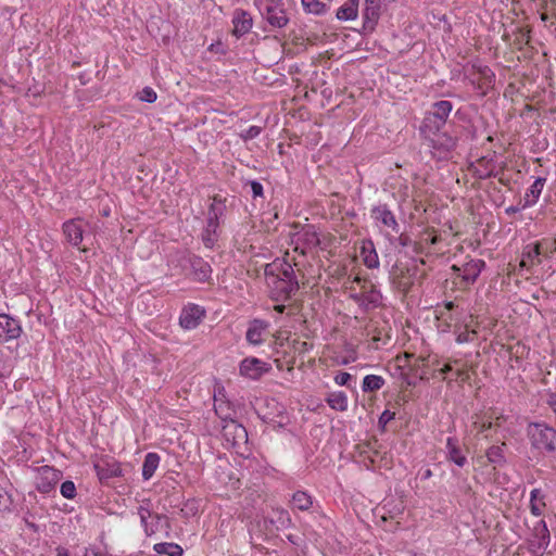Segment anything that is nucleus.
<instances>
[{
	"instance_id": "a878e982",
	"label": "nucleus",
	"mask_w": 556,
	"mask_h": 556,
	"mask_svg": "<svg viewBox=\"0 0 556 556\" xmlns=\"http://www.w3.org/2000/svg\"><path fill=\"white\" fill-rule=\"evenodd\" d=\"M267 333V324L262 320L254 319L248 328L247 341L250 344L260 345L265 341Z\"/></svg>"
},
{
	"instance_id": "338daca9",
	"label": "nucleus",
	"mask_w": 556,
	"mask_h": 556,
	"mask_svg": "<svg viewBox=\"0 0 556 556\" xmlns=\"http://www.w3.org/2000/svg\"><path fill=\"white\" fill-rule=\"evenodd\" d=\"M3 500H4V490L2 488H0V509L5 507L4 505H2Z\"/></svg>"
},
{
	"instance_id": "6e6552de",
	"label": "nucleus",
	"mask_w": 556,
	"mask_h": 556,
	"mask_svg": "<svg viewBox=\"0 0 556 556\" xmlns=\"http://www.w3.org/2000/svg\"><path fill=\"white\" fill-rule=\"evenodd\" d=\"M138 514L147 535H153L162 532L167 533L169 526L166 516L152 513L143 506L139 507Z\"/></svg>"
},
{
	"instance_id": "ddd939ff",
	"label": "nucleus",
	"mask_w": 556,
	"mask_h": 556,
	"mask_svg": "<svg viewBox=\"0 0 556 556\" xmlns=\"http://www.w3.org/2000/svg\"><path fill=\"white\" fill-rule=\"evenodd\" d=\"M93 469L102 483L123 475L121 463L110 456H103L94 460Z\"/></svg>"
},
{
	"instance_id": "774afa93",
	"label": "nucleus",
	"mask_w": 556,
	"mask_h": 556,
	"mask_svg": "<svg viewBox=\"0 0 556 556\" xmlns=\"http://www.w3.org/2000/svg\"><path fill=\"white\" fill-rule=\"evenodd\" d=\"M518 211H519V208H518V207H516V206H510V207H508V208L506 210V213L510 214V213H516V212H518Z\"/></svg>"
},
{
	"instance_id": "603ef678",
	"label": "nucleus",
	"mask_w": 556,
	"mask_h": 556,
	"mask_svg": "<svg viewBox=\"0 0 556 556\" xmlns=\"http://www.w3.org/2000/svg\"><path fill=\"white\" fill-rule=\"evenodd\" d=\"M262 131V128L260 126H250L245 131L244 134L242 135V138L244 140H251V139H254L256 138Z\"/></svg>"
},
{
	"instance_id": "b1692460",
	"label": "nucleus",
	"mask_w": 556,
	"mask_h": 556,
	"mask_svg": "<svg viewBox=\"0 0 556 556\" xmlns=\"http://www.w3.org/2000/svg\"><path fill=\"white\" fill-rule=\"evenodd\" d=\"M232 35L237 38H241L252 29L253 18L248 11L243 9H236L232 15Z\"/></svg>"
},
{
	"instance_id": "f3484780",
	"label": "nucleus",
	"mask_w": 556,
	"mask_h": 556,
	"mask_svg": "<svg viewBox=\"0 0 556 556\" xmlns=\"http://www.w3.org/2000/svg\"><path fill=\"white\" fill-rule=\"evenodd\" d=\"M298 280H271L269 285V295L275 302H285L290 300L299 290Z\"/></svg>"
},
{
	"instance_id": "8fccbe9b",
	"label": "nucleus",
	"mask_w": 556,
	"mask_h": 556,
	"mask_svg": "<svg viewBox=\"0 0 556 556\" xmlns=\"http://www.w3.org/2000/svg\"><path fill=\"white\" fill-rule=\"evenodd\" d=\"M352 380V376L349 372L345 371H339L334 377L333 381L336 384L341 387H348L350 388V381Z\"/></svg>"
},
{
	"instance_id": "09e8293b",
	"label": "nucleus",
	"mask_w": 556,
	"mask_h": 556,
	"mask_svg": "<svg viewBox=\"0 0 556 556\" xmlns=\"http://www.w3.org/2000/svg\"><path fill=\"white\" fill-rule=\"evenodd\" d=\"M156 98V92L151 87H144L139 93V99L148 103H153Z\"/></svg>"
},
{
	"instance_id": "5701e85b",
	"label": "nucleus",
	"mask_w": 556,
	"mask_h": 556,
	"mask_svg": "<svg viewBox=\"0 0 556 556\" xmlns=\"http://www.w3.org/2000/svg\"><path fill=\"white\" fill-rule=\"evenodd\" d=\"M371 217L377 222L383 225L387 228H390L395 233L400 232V225L396 222V218L393 212L389 208L387 204H379L371 210Z\"/></svg>"
},
{
	"instance_id": "0eeeda50",
	"label": "nucleus",
	"mask_w": 556,
	"mask_h": 556,
	"mask_svg": "<svg viewBox=\"0 0 556 556\" xmlns=\"http://www.w3.org/2000/svg\"><path fill=\"white\" fill-rule=\"evenodd\" d=\"M294 232L291 233L290 241L294 251L302 255L314 251L320 243L319 236L313 225H294Z\"/></svg>"
},
{
	"instance_id": "2eb2a0df",
	"label": "nucleus",
	"mask_w": 556,
	"mask_h": 556,
	"mask_svg": "<svg viewBox=\"0 0 556 556\" xmlns=\"http://www.w3.org/2000/svg\"><path fill=\"white\" fill-rule=\"evenodd\" d=\"M206 312L202 306L188 303L180 312L179 325L185 330H193L203 321Z\"/></svg>"
},
{
	"instance_id": "69168bd1",
	"label": "nucleus",
	"mask_w": 556,
	"mask_h": 556,
	"mask_svg": "<svg viewBox=\"0 0 556 556\" xmlns=\"http://www.w3.org/2000/svg\"><path fill=\"white\" fill-rule=\"evenodd\" d=\"M355 359H356V356H355V355H353V356H351V357H345V358H343V361H342L341 363H342L343 365H346V364H349V363H351V362H354Z\"/></svg>"
},
{
	"instance_id": "13d9d810",
	"label": "nucleus",
	"mask_w": 556,
	"mask_h": 556,
	"mask_svg": "<svg viewBox=\"0 0 556 556\" xmlns=\"http://www.w3.org/2000/svg\"><path fill=\"white\" fill-rule=\"evenodd\" d=\"M280 266L282 267V273L285 275L286 278H292L290 275L293 274V268L290 264L288 263H283V264H280Z\"/></svg>"
},
{
	"instance_id": "680f3d73",
	"label": "nucleus",
	"mask_w": 556,
	"mask_h": 556,
	"mask_svg": "<svg viewBox=\"0 0 556 556\" xmlns=\"http://www.w3.org/2000/svg\"><path fill=\"white\" fill-rule=\"evenodd\" d=\"M56 556H70V553L64 547H58L56 548Z\"/></svg>"
},
{
	"instance_id": "f03ea898",
	"label": "nucleus",
	"mask_w": 556,
	"mask_h": 556,
	"mask_svg": "<svg viewBox=\"0 0 556 556\" xmlns=\"http://www.w3.org/2000/svg\"><path fill=\"white\" fill-rule=\"evenodd\" d=\"M530 450L535 455L556 457V429L547 422L530 421L525 429Z\"/></svg>"
},
{
	"instance_id": "ea45409f",
	"label": "nucleus",
	"mask_w": 556,
	"mask_h": 556,
	"mask_svg": "<svg viewBox=\"0 0 556 556\" xmlns=\"http://www.w3.org/2000/svg\"><path fill=\"white\" fill-rule=\"evenodd\" d=\"M153 549L159 555L181 556L184 554L182 547L176 543H156Z\"/></svg>"
},
{
	"instance_id": "c756f323",
	"label": "nucleus",
	"mask_w": 556,
	"mask_h": 556,
	"mask_svg": "<svg viewBox=\"0 0 556 556\" xmlns=\"http://www.w3.org/2000/svg\"><path fill=\"white\" fill-rule=\"evenodd\" d=\"M359 0H346L336 13L339 21H354L358 16Z\"/></svg>"
},
{
	"instance_id": "39448f33",
	"label": "nucleus",
	"mask_w": 556,
	"mask_h": 556,
	"mask_svg": "<svg viewBox=\"0 0 556 556\" xmlns=\"http://www.w3.org/2000/svg\"><path fill=\"white\" fill-rule=\"evenodd\" d=\"M452 110L453 103L451 101L440 100L434 102L424 117L420 125V132L443 130Z\"/></svg>"
},
{
	"instance_id": "052dcab7",
	"label": "nucleus",
	"mask_w": 556,
	"mask_h": 556,
	"mask_svg": "<svg viewBox=\"0 0 556 556\" xmlns=\"http://www.w3.org/2000/svg\"><path fill=\"white\" fill-rule=\"evenodd\" d=\"M469 280H464V279H460V280H452V283H453V287H452V290L457 287L458 285L459 286H467Z\"/></svg>"
},
{
	"instance_id": "dca6fc26",
	"label": "nucleus",
	"mask_w": 556,
	"mask_h": 556,
	"mask_svg": "<svg viewBox=\"0 0 556 556\" xmlns=\"http://www.w3.org/2000/svg\"><path fill=\"white\" fill-rule=\"evenodd\" d=\"M458 307V298L453 301H446L443 307L435 308V318L438 320V329L441 332H448L458 323L453 311Z\"/></svg>"
},
{
	"instance_id": "de8ad7c7",
	"label": "nucleus",
	"mask_w": 556,
	"mask_h": 556,
	"mask_svg": "<svg viewBox=\"0 0 556 556\" xmlns=\"http://www.w3.org/2000/svg\"><path fill=\"white\" fill-rule=\"evenodd\" d=\"M478 74L483 79V85L490 86L495 80V74L492 72V70L484 65L478 67Z\"/></svg>"
},
{
	"instance_id": "a18cd8bd",
	"label": "nucleus",
	"mask_w": 556,
	"mask_h": 556,
	"mask_svg": "<svg viewBox=\"0 0 556 556\" xmlns=\"http://www.w3.org/2000/svg\"><path fill=\"white\" fill-rule=\"evenodd\" d=\"M286 346L288 349H293V351L295 352L296 356L305 354L306 352H308L313 348L312 343H308L306 341H302V340H299V339H293L292 341H290L288 338H287Z\"/></svg>"
},
{
	"instance_id": "0e129e2a",
	"label": "nucleus",
	"mask_w": 556,
	"mask_h": 556,
	"mask_svg": "<svg viewBox=\"0 0 556 556\" xmlns=\"http://www.w3.org/2000/svg\"><path fill=\"white\" fill-rule=\"evenodd\" d=\"M285 308H286V306H285L283 304H277V305H275V306H274V309H275L277 313H279V314L283 313V312H285Z\"/></svg>"
},
{
	"instance_id": "393cba45",
	"label": "nucleus",
	"mask_w": 556,
	"mask_h": 556,
	"mask_svg": "<svg viewBox=\"0 0 556 556\" xmlns=\"http://www.w3.org/2000/svg\"><path fill=\"white\" fill-rule=\"evenodd\" d=\"M20 321L7 314H0V341L8 342L21 336Z\"/></svg>"
},
{
	"instance_id": "a211bd4d",
	"label": "nucleus",
	"mask_w": 556,
	"mask_h": 556,
	"mask_svg": "<svg viewBox=\"0 0 556 556\" xmlns=\"http://www.w3.org/2000/svg\"><path fill=\"white\" fill-rule=\"evenodd\" d=\"M240 375L256 380L270 370V365L256 357H247L240 363Z\"/></svg>"
},
{
	"instance_id": "49530a36",
	"label": "nucleus",
	"mask_w": 556,
	"mask_h": 556,
	"mask_svg": "<svg viewBox=\"0 0 556 556\" xmlns=\"http://www.w3.org/2000/svg\"><path fill=\"white\" fill-rule=\"evenodd\" d=\"M60 492L63 497H65L67 500H73L76 496L75 483L71 480L64 481L61 484Z\"/></svg>"
},
{
	"instance_id": "cd10ccee",
	"label": "nucleus",
	"mask_w": 556,
	"mask_h": 556,
	"mask_svg": "<svg viewBox=\"0 0 556 556\" xmlns=\"http://www.w3.org/2000/svg\"><path fill=\"white\" fill-rule=\"evenodd\" d=\"M543 256L540 254L534 243L527 244L523 249L520 267L530 269L541 264Z\"/></svg>"
},
{
	"instance_id": "864d4df0",
	"label": "nucleus",
	"mask_w": 556,
	"mask_h": 556,
	"mask_svg": "<svg viewBox=\"0 0 556 556\" xmlns=\"http://www.w3.org/2000/svg\"><path fill=\"white\" fill-rule=\"evenodd\" d=\"M394 418H395V413L391 412L389 409H386L382 412V414L379 417V425L384 428Z\"/></svg>"
},
{
	"instance_id": "423d86ee",
	"label": "nucleus",
	"mask_w": 556,
	"mask_h": 556,
	"mask_svg": "<svg viewBox=\"0 0 556 556\" xmlns=\"http://www.w3.org/2000/svg\"><path fill=\"white\" fill-rule=\"evenodd\" d=\"M263 18L276 28H282L289 23L282 0H254Z\"/></svg>"
},
{
	"instance_id": "c9c22d12",
	"label": "nucleus",
	"mask_w": 556,
	"mask_h": 556,
	"mask_svg": "<svg viewBox=\"0 0 556 556\" xmlns=\"http://www.w3.org/2000/svg\"><path fill=\"white\" fill-rule=\"evenodd\" d=\"M418 356H415L412 353L405 352L404 354H399L394 358V363L397 368L405 370H414L419 369V363L420 361H417Z\"/></svg>"
},
{
	"instance_id": "a19ab883",
	"label": "nucleus",
	"mask_w": 556,
	"mask_h": 556,
	"mask_svg": "<svg viewBox=\"0 0 556 556\" xmlns=\"http://www.w3.org/2000/svg\"><path fill=\"white\" fill-rule=\"evenodd\" d=\"M504 447L505 443L502 442V444L492 445L486 450L485 456L490 464L498 465L505 462Z\"/></svg>"
},
{
	"instance_id": "20e7f679",
	"label": "nucleus",
	"mask_w": 556,
	"mask_h": 556,
	"mask_svg": "<svg viewBox=\"0 0 556 556\" xmlns=\"http://www.w3.org/2000/svg\"><path fill=\"white\" fill-rule=\"evenodd\" d=\"M475 374L476 370L469 362L448 357L443 362L437 379L463 384L469 382Z\"/></svg>"
},
{
	"instance_id": "bb28decb",
	"label": "nucleus",
	"mask_w": 556,
	"mask_h": 556,
	"mask_svg": "<svg viewBox=\"0 0 556 556\" xmlns=\"http://www.w3.org/2000/svg\"><path fill=\"white\" fill-rule=\"evenodd\" d=\"M446 453H447V459L450 462H453L458 467H464L467 464V457L464 454L462 447L458 444V441L456 438H447L446 440Z\"/></svg>"
},
{
	"instance_id": "bf43d9fd",
	"label": "nucleus",
	"mask_w": 556,
	"mask_h": 556,
	"mask_svg": "<svg viewBox=\"0 0 556 556\" xmlns=\"http://www.w3.org/2000/svg\"><path fill=\"white\" fill-rule=\"evenodd\" d=\"M400 245L408 247L410 244V238L407 235L401 233L397 239Z\"/></svg>"
},
{
	"instance_id": "4d7b16f0",
	"label": "nucleus",
	"mask_w": 556,
	"mask_h": 556,
	"mask_svg": "<svg viewBox=\"0 0 556 556\" xmlns=\"http://www.w3.org/2000/svg\"><path fill=\"white\" fill-rule=\"evenodd\" d=\"M546 404L551 408V410L556 415V390L547 393Z\"/></svg>"
},
{
	"instance_id": "79ce46f5",
	"label": "nucleus",
	"mask_w": 556,
	"mask_h": 556,
	"mask_svg": "<svg viewBox=\"0 0 556 556\" xmlns=\"http://www.w3.org/2000/svg\"><path fill=\"white\" fill-rule=\"evenodd\" d=\"M534 244L543 258L551 257L556 252V238H545Z\"/></svg>"
},
{
	"instance_id": "9d476101",
	"label": "nucleus",
	"mask_w": 556,
	"mask_h": 556,
	"mask_svg": "<svg viewBox=\"0 0 556 556\" xmlns=\"http://www.w3.org/2000/svg\"><path fill=\"white\" fill-rule=\"evenodd\" d=\"M426 144L439 154H447L455 149L457 140L444 129L439 131L420 132Z\"/></svg>"
},
{
	"instance_id": "412c9836",
	"label": "nucleus",
	"mask_w": 556,
	"mask_h": 556,
	"mask_svg": "<svg viewBox=\"0 0 556 556\" xmlns=\"http://www.w3.org/2000/svg\"><path fill=\"white\" fill-rule=\"evenodd\" d=\"M182 267L185 269H189V271L186 273V275H195L199 278H210L212 274V268L210 264L204 261L202 257L197 255H187L184 256L182 260Z\"/></svg>"
},
{
	"instance_id": "4be33fe9",
	"label": "nucleus",
	"mask_w": 556,
	"mask_h": 556,
	"mask_svg": "<svg viewBox=\"0 0 556 556\" xmlns=\"http://www.w3.org/2000/svg\"><path fill=\"white\" fill-rule=\"evenodd\" d=\"M214 410H215V414L224 421H227V420H230V424H228L225 429L226 430H232V432L240 439H243L245 440L247 439V431L245 429L237 424L236 421L232 420V414H231V408L229 406V404L225 403V402H217L215 401V405H214Z\"/></svg>"
},
{
	"instance_id": "4468645a",
	"label": "nucleus",
	"mask_w": 556,
	"mask_h": 556,
	"mask_svg": "<svg viewBox=\"0 0 556 556\" xmlns=\"http://www.w3.org/2000/svg\"><path fill=\"white\" fill-rule=\"evenodd\" d=\"M36 489L40 493L51 492L62 478V472L51 466H41L36 469Z\"/></svg>"
},
{
	"instance_id": "6ab92c4d",
	"label": "nucleus",
	"mask_w": 556,
	"mask_h": 556,
	"mask_svg": "<svg viewBox=\"0 0 556 556\" xmlns=\"http://www.w3.org/2000/svg\"><path fill=\"white\" fill-rule=\"evenodd\" d=\"M419 377L422 380L437 379L438 374L440 372V368L443 364V359L437 354H429L427 356H418Z\"/></svg>"
},
{
	"instance_id": "c85d7f7f",
	"label": "nucleus",
	"mask_w": 556,
	"mask_h": 556,
	"mask_svg": "<svg viewBox=\"0 0 556 556\" xmlns=\"http://www.w3.org/2000/svg\"><path fill=\"white\" fill-rule=\"evenodd\" d=\"M545 497V493L541 489L535 488L530 492L529 507L533 516L541 517L544 515L546 509Z\"/></svg>"
},
{
	"instance_id": "e2e57ef3",
	"label": "nucleus",
	"mask_w": 556,
	"mask_h": 556,
	"mask_svg": "<svg viewBox=\"0 0 556 556\" xmlns=\"http://www.w3.org/2000/svg\"><path fill=\"white\" fill-rule=\"evenodd\" d=\"M276 263L271 264V265H267L266 268H265V275H275L274 273V267H276Z\"/></svg>"
},
{
	"instance_id": "2f4dec72",
	"label": "nucleus",
	"mask_w": 556,
	"mask_h": 556,
	"mask_svg": "<svg viewBox=\"0 0 556 556\" xmlns=\"http://www.w3.org/2000/svg\"><path fill=\"white\" fill-rule=\"evenodd\" d=\"M478 166L473 169V176L478 179L484 180L495 177L493 159L481 157L478 160Z\"/></svg>"
},
{
	"instance_id": "7ed1b4c3",
	"label": "nucleus",
	"mask_w": 556,
	"mask_h": 556,
	"mask_svg": "<svg viewBox=\"0 0 556 556\" xmlns=\"http://www.w3.org/2000/svg\"><path fill=\"white\" fill-rule=\"evenodd\" d=\"M225 203L223 200L214 198L207 210L206 224L201 231V241L207 249H214L220 236L219 218L224 215Z\"/></svg>"
},
{
	"instance_id": "f704fd0d",
	"label": "nucleus",
	"mask_w": 556,
	"mask_h": 556,
	"mask_svg": "<svg viewBox=\"0 0 556 556\" xmlns=\"http://www.w3.org/2000/svg\"><path fill=\"white\" fill-rule=\"evenodd\" d=\"M160 456L156 453H148L144 457L142 465V478L144 480H150L155 473L159 465H160Z\"/></svg>"
},
{
	"instance_id": "1a4fd4ad",
	"label": "nucleus",
	"mask_w": 556,
	"mask_h": 556,
	"mask_svg": "<svg viewBox=\"0 0 556 556\" xmlns=\"http://www.w3.org/2000/svg\"><path fill=\"white\" fill-rule=\"evenodd\" d=\"M287 344V338H282L281 334H278L275 337L274 340V351H275V358L274 362L276 364V367L279 370H287L288 372L293 371L295 362H296V355L293 349H288L286 346Z\"/></svg>"
},
{
	"instance_id": "f257e3e1",
	"label": "nucleus",
	"mask_w": 556,
	"mask_h": 556,
	"mask_svg": "<svg viewBox=\"0 0 556 556\" xmlns=\"http://www.w3.org/2000/svg\"><path fill=\"white\" fill-rule=\"evenodd\" d=\"M508 420L503 409L494 406L475 412L470 417L468 433L472 439L493 440L502 431Z\"/></svg>"
},
{
	"instance_id": "5fc2aeb1",
	"label": "nucleus",
	"mask_w": 556,
	"mask_h": 556,
	"mask_svg": "<svg viewBox=\"0 0 556 556\" xmlns=\"http://www.w3.org/2000/svg\"><path fill=\"white\" fill-rule=\"evenodd\" d=\"M250 186H251V191H252V195L254 199L264 195V189H263V186L261 182H258L256 180H252V181H250Z\"/></svg>"
},
{
	"instance_id": "37998d69",
	"label": "nucleus",
	"mask_w": 556,
	"mask_h": 556,
	"mask_svg": "<svg viewBox=\"0 0 556 556\" xmlns=\"http://www.w3.org/2000/svg\"><path fill=\"white\" fill-rule=\"evenodd\" d=\"M303 9L306 13L323 15L327 12L326 3L319 0H301Z\"/></svg>"
},
{
	"instance_id": "3c124183",
	"label": "nucleus",
	"mask_w": 556,
	"mask_h": 556,
	"mask_svg": "<svg viewBox=\"0 0 556 556\" xmlns=\"http://www.w3.org/2000/svg\"><path fill=\"white\" fill-rule=\"evenodd\" d=\"M529 350L525 344H521L520 342L516 343L514 346L510 348V355L515 356L517 359L523 358L528 354Z\"/></svg>"
},
{
	"instance_id": "473e14b6",
	"label": "nucleus",
	"mask_w": 556,
	"mask_h": 556,
	"mask_svg": "<svg viewBox=\"0 0 556 556\" xmlns=\"http://www.w3.org/2000/svg\"><path fill=\"white\" fill-rule=\"evenodd\" d=\"M326 402L330 408L337 412H345L349 407V399L343 391H333L328 393Z\"/></svg>"
},
{
	"instance_id": "6e6d98bb",
	"label": "nucleus",
	"mask_w": 556,
	"mask_h": 556,
	"mask_svg": "<svg viewBox=\"0 0 556 556\" xmlns=\"http://www.w3.org/2000/svg\"><path fill=\"white\" fill-rule=\"evenodd\" d=\"M369 287L370 291L367 295L364 296V300L369 303L376 304L381 300L380 292L375 290L371 285H369Z\"/></svg>"
},
{
	"instance_id": "f8f14e48",
	"label": "nucleus",
	"mask_w": 556,
	"mask_h": 556,
	"mask_svg": "<svg viewBox=\"0 0 556 556\" xmlns=\"http://www.w3.org/2000/svg\"><path fill=\"white\" fill-rule=\"evenodd\" d=\"M394 1L395 0H364L363 29L366 33L374 31L380 18L382 7H387Z\"/></svg>"
},
{
	"instance_id": "7c9ffc66",
	"label": "nucleus",
	"mask_w": 556,
	"mask_h": 556,
	"mask_svg": "<svg viewBox=\"0 0 556 556\" xmlns=\"http://www.w3.org/2000/svg\"><path fill=\"white\" fill-rule=\"evenodd\" d=\"M545 178L542 177H538L534 180V182L530 186V188L527 190L523 197L522 208L530 207L538 202L540 194L543 190V187L545 185Z\"/></svg>"
},
{
	"instance_id": "58836bf2",
	"label": "nucleus",
	"mask_w": 556,
	"mask_h": 556,
	"mask_svg": "<svg viewBox=\"0 0 556 556\" xmlns=\"http://www.w3.org/2000/svg\"><path fill=\"white\" fill-rule=\"evenodd\" d=\"M386 380L382 376L367 375L362 382V391L365 393L377 392L384 386Z\"/></svg>"
},
{
	"instance_id": "c03bdc74",
	"label": "nucleus",
	"mask_w": 556,
	"mask_h": 556,
	"mask_svg": "<svg viewBox=\"0 0 556 556\" xmlns=\"http://www.w3.org/2000/svg\"><path fill=\"white\" fill-rule=\"evenodd\" d=\"M403 513V506L402 504H400V507L396 508V511L392 513V511H389V517H387L386 515H382L381 516V519L383 522H389L388 526H386V529L393 532L395 530H397L401 526V520L399 519V515H401Z\"/></svg>"
},
{
	"instance_id": "9b49d317",
	"label": "nucleus",
	"mask_w": 556,
	"mask_h": 556,
	"mask_svg": "<svg viewBox=\"0 0 556 556\" xmlns=\"http://www.w3.org/2000/svg\"><path fill=\"white\" fill-rule=\"evenodd\" d=\"M88 226L89 224L83 218H73L66 220L62 226L63 235L66 241L71 245L79 248L83 252L87 251V249L85 247L81 248L80 244L83 243L84 236Z\"/></svg>"
},
{
	"instance_id": "aec40b11",
	"label": "nucleus",
	"mask_w": 556,
	"mask_h": 556,
	"mask_svg": "<svg viewBox=\"0 0 556 556\" xmlns=\"http://www.w3.org/2000/svg\"><path fill=\"white\" fill-rule=\"evenodd\" d=\"M478 321L473 315L469 316V321L464 324H455L454 333L456 334V342L458 344L471 343L478 338Z\"/></svg>"
},
{
	"instance_id": "4c0bfd02",
	"label": "nucleus",
	"mask_w": 556,
	"mask_h": 556,
	"mask_svg": "<svg viewBox=\"0 0 556 556\" xmlns=\"http://www.w3.org/2000/svg\"><path fill=\"white\" fill-rule=\"evenodd\" d=\"M291 505L292 509L306 511L312 507L313 498L304 491H296L292 496Z\"/></svg>"
},
{
	"instance_id": "72a5a7b5",
	"label": "nucleus",
	"mask_w": 556,
	"mask_h": 556,
	"mask_svg": "<svg viewBox=\"0 0 556 556\" xmlns=\"http://www.w3.org/2000/svg\"><path fill=\"white\" fill-rule=\"evenodd\" d=\"M361 256L368 268H376L379 265L378 254L372 241H364L361 248Z\"/></svg>"
},
{
	"instance_id": "e433bc0d",
	"label": "nucleus",
	"mask_w": 556,
	"mask_h": 556,
	"mask_svg": "<svg viewBox=\"0 0 556 556\" xmlns=\"http://www.w3.org/2000/svg\"><path fill=\"white\" fill-rule=\"evenodd\" d=\"M533 535L538 540V548L545 549L549 543V531L544 520H540L534 526Z\"/></svg>"
}]
</instances>
